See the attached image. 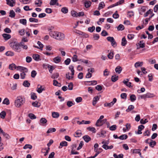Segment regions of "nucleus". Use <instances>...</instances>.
<instances>
[{"label": "nucleus", "mask_w": 158, "mask_h": 158, "mask_svg": "<svg viewBox=\"0 0 158 158\" xmlns=\"http://www.w3.org/2000/svg\"><path fill=\"white\" fill-rule=\"evenodd\" d=\"M32 57L36 61H38L41 60V59H40V55L38 54H34L33 55Z\"/></svg>", "instance_id": "15"}, {"label": "nucleus", "mask_w": 158, "mask_h": 158, "mask_svg": "<svg viewBox=\"0 0 158 158\" xmlns=\"http://www.w3.org/2000/svg\"><path fill=\"white\" fill-rule=\"evenodd\" d=\"M56 131V129L55 128H49L47 131V133H49L52 132H54Z\"/></svg>", "instance_id": "40"}, {"label": "nucleus", "mask_w": 158, "mask_h": 158, "mask_svg": "<svg viewBox=\"0 0 158 158\" xmlns=\"http://www.w3.org/2000/svg\"><path fill=\"white\" fill-rule=\"evenodd\" d=\"M67 142L65 141H62L60 143V146L59 147V148H61L63 146H67Z\"/></svg>", "instance_id": "17"}, {"label": "nucleus", "mask_w": 158, "mask_h": 158, "mask_svg": "<svg viewBox=\"0 0 158 158\" xmlns=\"http://www.w3.org/2000/svg\"><path fill=\"white\" fill-rule=\"evenodd\" d=\"M106 39L108 41L111 42L113 47H114L116 46V42L113 37L109 36L107 37Z\"/></svg>", "instance_id": "4"}, {"label": "nucleus", "mask_w": 158, "mask_h": 158, "mask_svg": "<svg viewBox=\"0 0 158 158\" xmlns=\"http://www.w3.org/2000/svg\"><path fill=\"white\" fill-rule=\"evenodd\" d=\"M74 66L71 65L69 66V69L71 71V75L72 76H73L74 74Z\"/></svg>", "instance_id": "29"}, {"label": "nucleus", "mask_w": 158, "mask_h": 158, "mask_svg": "<svg viewBox=\"0 0 158 158\" xmlns=\"http://www.w3.org/2000/svg\"><path fill=\"white\" fill-rule=\"evenodd\" d=\"M73 84L72 82L70 83L68 85V89L69 90H72L73 89Z\"/></svg>", "instance_id": "63"}, {"label": "nucleus", "mask_w": 158, "mask_h": 158, "mask_svg": "<svg viewBox=\"0 0 158 158\" xmlns=\"http://www.w3.org/2000/svg\"><path fill=\"white\" fill-rule=\"evenodd\" d=\"M37 44L40 47L39 49H40L41 50H42V48L44 47L43 45L39 41H38Z\"/></svg>", "instance_id": "61"}, {"label": "nucleus", "mask_w": 158, "mask_h": 158, "mask_svg": "<svg viewBox=\"0 0 158 158\" xmlns=\"http://www.w3.org/2000/svg\"><path fill=\"white\" fill-rule=\"evenodd\" d=\"M117 28L118 31H122L124 30V27L123 25L120 24L117 27Z\"/></svg>", "instance_id": "39"}, {"label": "nucleus", "mask_w": 158, "mask_h": 158, "mask_svg": "<svg viewBox=\"0 0 158 158\" xmlns=\"http://www.w3.org/2000/svg\"><path fill=\"white\" fill-rule=\"evenodd\" d=\"M6 55L7 56H13L14 55V53L13 52L11 51H9L7 52L6 53Z\"/></svg>", "instance_id": "49"}, {"label": "nucleus", "mask_w": 158, "mask_h": 158, "mask_svg": "<svg viewBox=\"0 0 158 158\" xmlns=\"http://www.w3.org/2000/svg\"><path fill=\"white\" fill-rule=\"evenodd\" d=\"M87 129L90 131H92L93 133H95L96 132L95 128L93 127H89L87 128Z\"/></svg>", "instance_id": "24"}, {"label": "nucleus", "mask_w": 158, "mask_h": 158, "mask_svg": "<svg viewBox=\"0 0 158 158\" xmlns=\"http://www.w3.org/2000/svg\"><path fill=\"white\" fill-rule=\"evenodd\" d=\"M82 135L81 131L77 130L76 132L74 134V137H80Z\"/></svg>", "instance_id": "14"}, {"label": "nucleus", "mask_w": 158, "mask_h": 158, "mask_svg": "<svg viewBox=\"0 0 158 158\" xmlns=\"http://www.w3.org/2000/svg\"><path fill=\"white\" fill-rule=\"evenodd\" d=\"M49 34L51 37L59 41L64 40L65 37L64 33L58 31H51L49 32Z\"/></svg>", "instance_id": "1"}, {"label": "nucleus", "mask_w": 158, "mask_h": 158, "mask_svg": "<svg viewBox=\"0 0 158 158\" xmlns=\"http://www.w3.org/2000/svg\"><path fill=\"white\" fill-rule=\"evenodd\" d=\"M136 98L134 94H132L130 96V99L132 102H133L136 99Z\"/></svg>", "instance_id": "35"}, {"label": "nucleus", "mask_w": 158, "mask_h": 158, "mask_svg": "<svg viewBox=\"0 0 158 158\" xmlns=\"http://www.w3.org/2000/svg\"><path fill=\"white\" fill-rule=\"evenodd\" d=\"M6 4L11 7L14 6L13 4L15 3V0H6Z\"/></svg>", "instance_id": "9"}, {"label": "nucleus", "mask_w": 158, "mask_h": 158, "mask_svg": "<svg viewBox=\"0 0 158 158\" xmlns=\"http://www.w3.org/2000/svg\"><path fill=\"white\" fill-rule=\"evenodd\" d=\"M118 79V76L116 75L112 76L111 78V80L112 81L115 82Z\"/></svg>", "instance_id": "25"}, {"label": "nucleus", "mask_w": 158, "mask_h": 158, "mask_svg": "<svg viewBox=\"0 0 158 158\" xmlns=\"http://www.w3.org/2000/svg\"><path fill=\"white\" fill-rule=\"evenodd\" d=\"M102 147L105 150H108L109 149H112L114 147L113 145H111L110 146H108L107 145H106V144H103L102 146Z\"/></svg>", "instance_id": "11"}, {"label": "nucleus", "mask_w": 158, "mask_h": 158, "mask_svg": "<svg viewBox=\"0 0 158 158\" xmlns=\"http://www.w3.org/2000/svg\"><path fill=\"white\" fill-rule=\"evenodd\" d=\"M10 45L13 50L17 52H19L21 51L20 45L17 42L15 41L10 43Z\"/></svg>", "instance_id": "2"}, {"label": "nucleus", "mask_w": 158, "mask_h": 158, "mask_svg": "<svg viewBox=\"0 0 158 158\" xmlns=\"http://www.w3.org/2000/svg\"><path fill=\"white\" fill-rule=\"evenodd\" d=\"M152 13V9H149L145 14L144 16L145 17H147L148 15L149 14H151Z\"/></svg>", "instance_id": "53"}, {"label": "nucleus", "mask_w": 158, "mask_h": 158, "mask_svg": "<svg viewBox=\"0 0 158 158\" xmlns=\"http://www.w3.org/2000/svg\"><path fill=\"white\" fill-rule=\"evenodd\" d=\"M84 140L86 143L88 142L91 139L90 137L87 135H85L83 137Z\"/></svg>", "instance_id": "22"}, {"label": "nucleus", "mask_w": 158, "mask_h": 158, "mask_svg": "<svg viewBox=\"0 0 158 158\" xmlns=\"http://www.w3.org/2000/svg\"><path fill=\"white\" fill-rule=\"evenodd\" d=\"M114 53L113 52H110L107 55V57L109 59H112L113 57Z\"/></svg>", "instance_id": "58"}, {"label": "nucleus", "mask_w": 158, "mask_h": 158, "mask_svg": "<svg viewBox=\"0 0 158 158\" xmlns=\"http://www.w3.org/2000/svg\"><path fill=\"white\" fill-rule=\"evenodd\" d=\"M29 21L31 22L37 23L38 21V19L32 18H29Z\"/></svg>", "instance_id": "48"}, {"label": "nucleus", "mask_w": 158, "mask_h": 158, "mask_svg": "<svg viewBox=\"0 0 158 158\" xmlns=\"http://www.w3.org/2000/svg\"><path fill=\"white\" fill-rule=\"evenodd\" d=\"M134 106L132 105H131L129 106L128 108L126 110L127 112H129L134 109Z\"/></svg>", "instance_id": "46"}, {"label": "nucleus", "mask_w": 158, "mask_h": 158, "mask_svg": "<svg viewBox=\"0 0 158 158\" xmlns=\"http://www.w3.org/2000/svg\"><path fill=\"white\" fill-rule=\"evenodd\" d=\"M117 128V126L114 125L110 127V129L111 131H115Z\"/></svg>", "instance_id": "64"}, {"label": "nucleus", "mask_w": 158, "mask_h": 158, "mask_svg": "<svg viewBox=\"0 0 158 158\" xmlns=\"http://www.w3.org/2000/svg\"><path fill=\"white\" fill-rule=\"evenodd\" d=\"M32 105L33 106L35 107H38L40 106V104L37 101L32 102Z\"/></svg>", "instance_id": "23"}, {"label": "nucleus", "mask_w": 158, "mask_h": 158, "mask_svg": "<svg viewBox=\"0 0 158 158\" xmlns=\"http://www.w3.org/2000/svg\"><path fill=\"white\" fill-rule=\"evenodd\" d=\"M143 64V62H137L135 64V68L142 66Z\"/></svg>", "instance_id": "31"}, {"label": "nucleus", "mask_w": 158, "mask_h": 158, "mask_svg": "<svg viewBox=\"0 0 158 158\" xmlns=\"http://www.w3.org/2000/svg\"><path fill=\"white\" fill-rule=\"evenodd\" d=\"M135 35L133 34H129L127 35V38L130 40H132L134 37Z\"/></svg>", "instance_id": "55"}, {"label": "nucleus", "mask_w": 158, "mask_h": 158, "mask_svg": "<svg viewBox=\"0 0 158 158\" xmlns=\"http://www.w3.org/2000/svg\"><path fill=\"white\" fill-rule=\"evenodd\" d=\"M57 2H58V0H51L50 4V5H54L56 4Z\"/></svg>", "instance_id": "52"}, {"label": "nucleus", "mask_w": 158, "mask_h": 158, "mask_svg": "<svg viewBox=\"0 0 158 158\" xmlns=\"http://www.w3.org/2000/svg\"><path fill=\"white\" fill-rule=\"evenodd\" d=\"M25 73H26L25 72H22L20 73V76L21 79H24L25 78L26 75Z\"/></svg>", "instance_id": "42"}, {"label": "nucleus", "mask_w": 158, "mask_h": 158, "mask_svg": "<svg viewBox=\"0 0 158 158\" xmlns=\"http://www.w3.org/2000/svg\"><path fill=\"white\" fill-rule=\"evenodd\" d=\"M99 97L98 96L94 97L92 102V104L93 106H95L97 102L99 100Z\"/></svg>", "instance_id": "12"}, {"label": "nucleus", "mask_w": 158, "mask_h": 158, "mask_svg": "<svg viewBox=\"0 0 158 158\" xmlns=\"http://www.w3.org/2000/svg\"><path fill=\"white\" fill-rule=\"evenodd\" d=\"M127 43V41L126 38H125V37L123 38L122 40L121 45L123 46H124L126 45Z\"/></svg>", "instance_id": "33"}, {"label": "nucleus", "mask_w": 158, "mask_h": 158, "mask_svg": "<svg viewBox=\"0 0 158 158\" xmlns=\"http://www.w3.org/2000/svg\"><path fill=\"white\" fill-rule=\"evenodd\" d=\"M28 116L31 119H34L36 118V116L34 114L32 113L29 114Z\"/></svg>", "instance_id": "60"}, {"label": "nucleus", "mask_w": 158, "mask_h": 158, "mask_svg": "<svg viewBox=\"0 0 158 158\" xmlns=\"http://www.w3.org/2000/svg\"><path fill=\"white\" fill-rule=\"evenodd\" d=\"M137 45V46L138 45L139 46V48H143L145 47V43L143 42V41H140L138 44Z\"/></svg>", "instance_id": "20"}, {"label": "nucleus", "mask_w": 158, "mask_h": 158, "mask_svg": "<svg viewBox=\"0 0 158 158\" xmlns=\"http://www.w3.org/2000/svg\"><path fill=\"white\" fill-rule=\"evenodd\" d=\"M23 85L25 87H29L30 84L27 81H25L23 82Z\"/></svg>", "instance_id": "41"}, {"label": "nucleus", "mask_w": 158, "mask_h": 158, "mask_svg": "<svg viewBox=\"0 0 158 158\" xmlns=\"http://www.w3.org/2000/svg\"><path fill=\"white\" fill-rule=\"evenodd\" d=\"M25 102V98L20 96L18 97L15 101V104L17 107H19Z\"/></svg>", "instance_id": "3"}, {"label": "nucleus", "mask_w": 158, "mask_h": 158, "mask_svg": "<svg viewBox=\"0 0 158 158\" xmlns=\"http://www.w3.org/2000/svg\"><path fill=\"white\" fill-rule=\"evenodd\" d=\"M59 76V74L58 73H56L53 74L51 76L52 78L55 79L57 78Z\"/></svg>", "instance_id": "43"}, {"label": "nucleus", "mask_w": 158, "mask_h": 158, "mask_svg": "<svg viewBox=\"0 0 158 158\" xmlns=\"http://www.w3.org/2000/svg\"><path fill=\"white\" fill-rule=\"evenodd\" d=\"M9 14V16L11 18H14L15 16V13L13 10H10Z\"/></svg>", "instance_id": "37"}, {"label": "nucleus", "mask_w": 158, "mask_h": 158, "mask_svg": "<svg viewBox=\"0 0 158 158\" xmlns=\"http://www.w3.org/2000/svg\"><path fill=\"white\" fill-rule=\"evenodd\" d=\"M119 17V15L117 13V11H116L113 15V17L115 19L118 18Z\"/></svg>", "instance_id": "54"}, {"label": "nucleus", "mask_w": 158, "mask_h": 158, "mask_svg": "<svg viewBox=\"0 0 158 158\" xmlns=\"http://www.w3.org/2000/svg\"><path fill=\"white\" fill-rule=\"evenodd\" d=\"M117 99L116 98H114L113 99V101L110 103H105L104 104V106L105 107H112L114 104L116 102Z\"/></svg>", "instance_id": "6"}, {"label": "nucleus", "mask_w": 158, "mask_h": 158, "mask_svg": "<svg viewBox=\"0 0 158 158\" xmlns=\"http://www.w3.org/2000/svg\"><path fill=\"white\" fill-rule=\"evenodd\" d=\"M48 67L49 72L51 73H52V71L55 69L54 67L50 65H49L48 66Z\"/></svg>", "instance_id": "45"}, {"label": "nucleus", "mask_w": 158, "mask_h": 158, "mask_svg": "<svg viewBox=\"0 0 158 158\" xmlns=\"http://www.w3.org/2000/svg\"><path fill=\"white\" fill-rule=\"evenodd\" d=\"M147 98L153 97L154 96L153 94L149 93L146 94Z\"/></svg>", "instance_id": "57"}, {"label": "nucleus", "mask_w": 158, "mask_h": 158, "mask_svg": "<svg viewBox=\"0 0 158 158\" xmlns=\"http://www.w3.org/2000/svg\"><path fill=\"white\" fill-rule=\"evenodd\" d=\"M95 29V27L93 26L92 27H89L88 28V30L90 32H93Z\"/></svg>", "instance_id": "62"}, {"label": "nucleus", "mask_w": 158, "mask_h": 158, "mask_svg": "<svg viewBox=\"0 0 158 158\" xmlns=\"http://www.w3.org/2000/svg\"><path fill=\"white\" fill-rule=\"evenodd\" d=\"M28 148L29 149H31L32 148V146L30 144H26L23 147V148L24 149H26Z\"/></svg>", "instance_id": "51"}, {"label": "nucleus", "mask_w": 158, "mask_h": 158, "mask_svg": "<svg viewBox=\"0 0 158 158\" xmlns=\"http://www.w3.org/2000/svg\"><path fill=\"white\" fill-rule=\"evenodd\" d=\"M77 124H89L90 123V121H85L84 120H83L81 122H80L79 121H77Z\"/></svg>", "instance_id": "13"}, {"label": "nucleus", "mask_w": 158, "mask_h": 158, "mask_svg": "<svg viewBox=\"0 0 158 158\" xmlns=\"http://www.w3.org/2000/svg\"><path fill=\"white\" fill-rule=\"evenodd\" d=\"M6 115V113L4 111H2L0 113V117L2 119H4L5 118Z\"/></svg>", "instance_id": "38"}, {"label": "nucleus", "mask_w": 158, "mask_h": 158, "mask_svg": "<svg viewBox=\"0 0 158 158\" xmlns=\"http://www.w3.org/2000/svg\"><path fill=\"white\" fill-rule=\"evenodd\" d=\"M52 116L53 118H57L60 115L57 112H53L52 114Z\"/></svg>", "instance_id": "18"}, {"label": "nucleus", "mask_w": 158, "mask_h": 158, "mask_svg": "<svg viewBox=\"0 0 158 158\" xmlns=\"http://www.w3.org/2000/svg\"><path fill=\"white\" fill-rule=\"evenodd\" d=\"M74 105V104L72 101H68L67 102V105L69 107H70Z\"/></svg>", "instance_id": "56"}, {"label": "nucleus", "mask_w": 158, "mask_h": 158, "mask_svg": "<svg viewBox=\"0 0 158 158\" xmlns=\"http://www.w3.org/2000/svg\"><path fill=\"white\" fill-rule=\"evenodd\" d=\"M16 68V66L14 64H10L9 66V69L11 70H14Z\"/></svg>", "instance_id": "26"}, {"label": "nucleus", "mask_w": 158, "mask_h": 158, "mask_svg": "<svg viewBox=\"0 0 158 158\" xmlns=\"http://www.w3.org/2000/svg\"><path fill=\"white\" fill-rule=\"evenodd\" d=\"M20 23L24 25H26L27 24V20L25 19H21L19 20Z\"/></svg>", "instance_id": "44"}, {"label": "nucleus", "mask_w": 158, "mask_h": 158, "mask_svg": "<svg viewBox=\"0 0 158 158\" xmlns=\"http://www.w3.org/2000/svg\"><path fill=\"white\" fill-rule=\"evenodd\" d=\"M83 1L84 2V6L86 8H89L90 6L92 4L90 1L87 0H83Z\"/></svg>", "instance_id": "8"}, {"label": "nucleus", "mask_w": 158, "mask_h": 158, "mask_svg": "<svg viewBox=\"0 0 158 158\" xmlns=\"http://www.w3.org/2000/svg\"><path fill=\"white\" fill-rule=\"evenodd\" d=\"M61 11L64 14L67 13L68 12V8L66 7H62L61 9Z\"/></svg>", "instance_id": "34"}, {"label": "nucleus", "mask_w": 158, "mask_h": 158, "mask_svg": "<svg viewBox=\"0 0 158 158\" xmlns=\"http://www.w3.org/2000/svg\"><path fill=\"white\" fill-rule=\"evenodd\" d=\"M2 35L4 40H7L11 38L10 35L9 34L4 33L2 34Z\"/></svg>", "instance_id": "16"}, {"label": "nucleus", "mask_w": 158, "mask_h": 158, "mask_svg": "<svg viewBox=\"0 0 158 158\" xmlns=\"http://www.w3.org/2000/svg\"><path fill=\"white\" fill-rule=\"evenodd\" d=\"M122 71V68L120 66H117L115 69V72L118 73L120 74Z\"/></svg>", "instance_id": "21"}, {"label": "nucleus", "mask_w": 158, "mask_h": 158, "mask_svg": "<svg viewBox=\"0 0 158 158\" xmlns=\"http://www.w3.org/2000/svg\"><path fill=\"white\" fill-rule=\"evenodd\" d=\"M40 122L41 123L44 124L47 122V120L45 118H42L40 119Z\"/></svg>", "instance_id": "47"}, {"label": "nucleus", "mask_w": 158, "mask_h": 158, "mask_svg": "<svg viewBox=\"0 0 158 158\" xmlns=\"http://www.w3.org/2000/svg\"><path fill=\"white\" fill-rule=\"evenodd\" d=\"M106 133V131H102L100 133H98L97 135H99V137H105V134Z\"/></svg>", "instance_id": "27"}, {"label": "nucleus", "mask_w": 158, "mask_h": 158, "mask_svg": "<svg viewBox=\"0 0 158 158\" xmlns=\"http://www.w3.org/2000/svg\"><path fill=\"white\" fill-rule=\"evenodd\" d=\"M53 61L56 63H58L61 61V57L58 56H56L53 59Z\"/></svg>", "instance_id": "19"}, {"label": "nucleus", "mask_w": 158, "mask_h": 158, "mask_svg": "<svg viewBox=\"0 0 158 158\" xmlns=\"http://www.w3.org/2000/svg\"><path fill=\"white\" fill-rule=\"evenodd\" d=\"M105 6V4H104V2H102L99 3V5L98 9L100 10L103 8Z\"/></svg>", "instance_id": "30"}, {"label": "nucleus", "mask_w": 158, "mask_h": 158, "mask_svg": "<svg viewBox=\"0 0 158 158\" xmlns=\"http://www.w3.org/2000/svg\"><path fill=\"white\" fill-rule=\"evenodd\" d=\"M124 2V0H120L118 1L116 3H115V6H118L119 5H121V4L123 3Z\"/></svg>", "instance_id": "50"}, {"label": "nucleus", "mask_w": 158, "mask_h": 158, "mask_svg": "<svg viewBox=\"0 0 158 158\" xmlns=\"http://www.w3.org/2000/svg\"><path fill=\"white\" fill-rule=\"evenodd\" d=\"M45 87L44 86H42L40 85H38L36 89V91L37 92L40 94L43 91L45 90Z\"/></svg>", "instance_id": "7"}, {"label": "nucleus", "mask_w": 158, "mask_h": 158, "mask_svg": "<svg viewBox=\"0 0 158 158\" xmlns=\"http://www.w3.org/2000/svg\"><path fill=\"white\" fill-rule=\"evenodd\" d=\"M128 136L127 135H123L119 137L118 139H126L127 138Z\"/></svg>", "instance_id": "36"}, {"label": "nucleus", "mask_w": 158, "mask_h": 158, "mask_svg": "<svg viewBox=\"0 0 158 158\" xmlns=\"http://www.w3.org/2000/svg\"><path fill=\"white\" fill-rule=\"evenodd\" d=\"M107 121L106 119H104L103 120H98L95 124V125L97 127H100L102 126Z\"/></svg>", "instance_id": "5"}, {"label": "nucleus", "mask_w": 158, "mask_h": 158, "mask_svg": "<svg viewBox=\"0 0 158 158\" xmlns=\"http://www.w3.org/2000/svg\"><path fill=\"white\" fill-rule=\"evenodd\" d=\"M31 98L33 100H35L37 97L35 93L34 92H32L31 94Z\"/></svg>", "instance_id": "32"}, {"label": "nucleus", "mask_w": 158, "mask_h": 158, "mask_svg": "<svg viewBox=\"0 0 158 158\" xmlns=\"http://www.w3.org/2000/svg\"><path fill=\"white\" fill-rule=\"evenodd\" d=\"M2 104L7 105H9L10 104V101L9 99L7 98H5L2 102Z\"/></svg>", "instance_id": "28"}, {"label": "nucleus", "mask_w": 158, "mask_h": 158, "mask_svg": "<svg viewBox=\"0 0 158 158\" xmlns=\"http://www.w3.org/2000/svg\"><path fill=\"white\" fill-rule=\"evenodd\" d=\"M37 73L35 70H32L31 72V77L34 78L36 75Z\"/></svg>", "instance_id": "59"}, {"label": "nucleus", "mask_w": 158, "mask_h": 158, "mask_svg": "<svg viewBox=\"0 0 158 158\" xmlns=\"http://www.w3.org/2000/svg\"><path fill=\"white\" fill-rule=\"evenodd\" d=\"M17 68L18 70L20 71L21 72L23 71V72H25L26 73H27L28 71V69L24 67L18 66L17 67Z\"/></svg>", "instance_id": "10"}]
</instances>
